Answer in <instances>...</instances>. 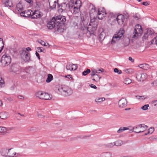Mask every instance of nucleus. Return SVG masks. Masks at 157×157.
I'll use <instances>...</instances> for the list:
<instances>
[{"mask_svg":"<svg viewBox=\"0 0 157 157\" xmlns=\"http://www.w3.org/2000/svg\"><path fill=\"white\" fill-rule=\"evenodd\" d=\"M149 106L148 104L145 105L141 107V109L143 110H146L147 109L148 107Z\"/></svg>","mask_w":157,"mask_h":157,"instance_id":"51","label":"nucleus"},{"mask_svg":"<svg viewBox=\"0 0 157 157\" xmlns=\"http://www.w3.org/2000/svg\"><path fill=\"white\" fill-rule=\"evenodd\" d=\"M36 95L37 97L42 99L50 100L52 98L51 95H50L48 93H43L41 91L38 92L36 94Z\"/></svg>","mask_w":157,"mask_h":157,"instance_id":"8","label":"nucleus"},{"mask_svg":"<svg viewBox=\"0 0 157 157\" xmlns=\"http://www.w3.org/2000/svg\"><path fill=\"white\" fill-rule=\"evenodd\" d=\"M98 22V21L97 18L91 19L90 22L87 28V30H88L91 32L94 33L97 29Z\"/></svg>","mask_w":157,"mask_h":157,"instance_id":"4","label":"nucleus"},{"mask_svg":"<svg viewBox=\"0 0 157 157\" xmlns=\"http://www.w3.org/2000/svg\"><path fill=\"white\" fill-rule=\"evenodd\" d=\"M96 71H91L90 73V75L92 78H93L92 80L96 82L99 81L101 77L99 75L96 74Z\"/></svg>","mask_w":157,"mask_h":157,"instance_id":"15","label":"nucleus"},{"mask_svg":"<svg viewBox=\"0 0 157 157\" xmlns=\"http://www.w3.org/2000/svg\"><path fill=\"white\" fill-rule=\"evenodd\" d=\"M16 7L18 11H22L23 10V8L21 2H19V3L17 4Z\"/></svg>","mask_w":157,"mask_h":157,"instance_id":"31","label":"nucleus"},{"mask_svg":"<svg viewBox=\"0 0 157 157\" xmlns=\"http://www.w3.org/2000/svg\"><path fill=\"white\" fill-rule=\"evenodd\" d=\"M73 67V64L71 63H68L66 66V68L67 70H71V68Z\"/></svg>","mask_w":157,"mask_h":157,"instance_id":"39","label":"nucleus"},{"mask_svg":"<svg viewBox=\"0 0 157 157\" xmlns=\"http://www.w3.org/2000/svg\"><path fill=\"white\" fill-rule=\"evenodd\" d=\"M20 54L21 58L25 62H29L30 60V54L25 49L20 51Z\"/></svg>","mask_w":157,"mask_h":157,"instance_id":"7","label":"nucleus"},{"mask_svg":"<svg viewBox=\"0 0 157 157\" xmlns=\"http://www.w3.org/2000/svg\"><path fill=\"white\" fill-rule=\"evenodd\" d=\"M25 11V14L24 15V17H30V15H28V14H27L26 11Z\"/></svg>","mask_w":157,"mask_h":157,"instance_id":"62","label":"nucleus"},{"mask_svg":"<svg viewBox=\"0 0 157 157\" xmlns=\"http://www.w3.org/2000/svg\"><path fill=\"white\" fill-rule=\"evenodd\" d=\"M128 129V128L126 127H122L120 128V129L117 131V132L118 133H120L122 132L124 130Z\"/></svg>","mask_w":157,"mask_h":157,"instance_id":"36","label":"nucleus"},{"mask_svg":"<svg viewBox=\"0 0 157 157\" xmlns=\"http://www.w3.org/2000/svg\"><path fill=\"white\" fill-rule=\"evenodd\" d=\"M154 35V32L151 29H148L147 30L146 32L144 34L143 37V39L146 40L147 39L152 38Z\"/></svg>","mask_w":157,"mask_h":157,"instance_id":"10","label":"nucleus"},{"mask_svg":"<svg viewBox=\"0 0 157 157\" xmlns=\"http://www.w3.org/2000/svg\"><path fill=\"white\" fill-rule=\"evenodd\" d=\"M98 12H100L101 13H105L106 15V13L105 10L104 8H100L98 10Z\"/></svg>","mask_w":157,"mask_h":157,"instance_id":"47","label":"nucleus"},{"mask_svg":"<svg viewBox=\"0 0 157 157\" xmlns=\"http://www.w3.org/2000/svg\"><path fill=\"white\" fill-rule=\"evenodd\" d=\"M130 40L128 38H124L122 44L124 47H126L129 45L130 44Z\"/></svg>","mask_w":157,"mask_h":157,"instance_id":"27","label":"nucleus"},{"mask_svg":"<svg viewBox=\"0 0 157 157\" xmlns=\"http://www.w3.org/2000/svg\"><path fill=\"white\" fill-rule=\"evenodd\" d=\"M5 86V82L2 78L0 77V87H2Z\"/></svg>","mask_w":157,"mask_h":157,"instance_id":"40","label":"nucleus"},{"mask_svg":"<svg viewBox=\"0 0 157 157\" xmlns=\"http://www.w3.org/2000/svg\"><path fill=\"white\" fill-rule=\"evenodd\" d=\"M90 86V87L92 88H94V89H96L97 88L96 86L93 84H91Z\"/></svg>","mask_w":157,"mask_h":157,"instance_id":"58","label":"nucleus"},{"mask_svg":"<svg viewBox=\"0 0 157 157\" xmlns=\"http://www.w3.org/2000/svg\"><path fill=\"white\" fill-rule=\"evenodd\" d=\"M102 157H111L112 154L110 152L102 153L101 154Z\"/></svg>","mask_w":157,"mask_h":157,"instance_id":"33","label":"nucleus"},{"mask_svg":"<svg viewBox=\"0 0 157 157\" xmlns=\"http://www.w3.org/2000/svg\"><path fill=\"white\" fill-rule=\"evenodd\" d=\"M127 102L126 99L123 98L120 100L118 102L119 106L120 108H123L127 106Z\"/></svg>","mask_w":157,"mask_h":157,"instance_id":"18","label":"nucleus"},{"mask_svg":"<svg viewBox=\"0 0 157 157\" xmlns=\"http://www.w3.org/2000/svg\"><path fill=\"white\" fill-rule=\"evenodd\" d=\"M103 71L104 69L102 68L98 70L94 69L91 70V71H96L97 72L96 73H100V72H102Z\"/></svg>","mask_w":157,"mask_h":157,"instance_id":"50","label":"nucleus"},{"mask_svg":"<svg viewBox=\"0 0 157 157\" xmlns=\"http://www.w3.org/2000/svg\"><path fill=\"white\" fill-rule=\"evenodd\" d=\"M59 10H69V5L68 3L66 4V3H62L61 5H58Z\"/></svg>","mask_w":157,"mask_h":157,"instance_id":"19","label":"nucleus"},{"mask_svg":"<svg viewBox=\"0 0 157 157\" xmlns=\"http://www.w3.org/2000/svg\"><path fill=\"white\" fill-rule=\"evenodd\" d=\"M90 72V70L89 69H87L86 70V71H84L82 73V74L84 76H86Z\"/></svg>","mask_w":157,"mask_h":157,"instance_id":"44","label":"nucleus"},{"mask_svg":"<svg viewBox=\"0 0 157 157\" xmlns=\"http://www.w3.org/2000/svg\"><path fill=\"white\" fill-rule=\"evenodd\" d=\"M100 13V12H98L97 14V18L99 19H101L103 18L106 16V15L105 13Z\"/></svg>","mask_w":157,"mask_h":157,"instance_id":"30","label":"nucleus"},{"mask_svg":"<svg viewBox=\"0 0 157 157\" xmlns=\"http://www.w3.org/2000/svg\"><path fill=\"white\" fill-rule=\"evenodd\" d=\"M138 126L140 127V128H142V131H134V132L136 133H139L143 132L145 130H146L147 128V125H145L144 124H139L138 125Z\"/></svg>","mask_w":157,"mask_h":157,"instance_id":"24","label":"nucleus"},{"mask_svg":"<svg viewBox=\"0 0 157 157\" xmlns=\"http://www.w3.org/2000/svg\"><path fill=\"white\" fill-rule=\"evenodd\" d=\"M2 2L5 6L12 7L13 6L12 0H2Z\"/></svg>","mask_w":157,"mask_h":157,"instance_id":"20","label":"nucleus"},{"mask_svg":"<svg viewBox=\"0 0 157 157\" xmlns=\"http://www.w3.org/2000/svg\"><path fill=\"white\" fill-rule=\"evenodd\" d=\"M134 18L136 20H138L140 19V16L139 14L138 13H135L134 15L133 16Z\"/></svg>","mask_w":157,"mask_h":157,"instance_id":"48","label":"nucleus"},{"mask_svg":"<svg viewBox=\"0 0 157 157\" xmlns=\"http://www.w3.org/2000/svg\"><path fill=\"white\" fill-rule=\"evenodd\" d=\"M142 4L145 6H147L149 5L148 3L147 2H143V3H142Z\"/></svg>","mask_w":157,"mask_h":157,"instance_id":"59","label":"nucleus"},{"mask_svg":"<svg viewBox=\"0 0 157 157\" xmlns=\"http://www.w3.org/2000/svg\"><path fill=\"white\" fill-rule=\"evenodd\" d=\"M26 12H27V14H28V15H30V17H31L32 18V14H31V12H30V11L29 10V11H27V12L26 11Z\"/></svg>","mask_w":157,"mask_h":157,"instance_id":"64","label":"nucleus"},{"mask_svg":"<svg viewBox=\"0 0 157 157\" xmlns=\"http://www.w3.org/2000/svg\"><path fill=\"white\" fill-rule=\"evenodd\" d=\"M124 82L126 84H129L131 82V81L129 78H126L124 79Z\"/></svg>","mask_w":157,"mask_h":157,"instance_id":"37","label":"nucleus"},{"mask_svg":"<svg viewBox=\"0 0 157 157\" xmlns=\"http://www.w3.org/2000/svg\"><path fill=\"white\" fill-rule=\"evenodd\" d=\"M114 71L115 73H117L118 74H120L122 73L121 70H119L117 68H115L114 69Z\"/></svg>","mask_w":157,"mask_h":157,"instance_id":"49","label":"nucleus"},{"mask_svg":"<svg viewBox=\"0 0 157 157\" xmlns=\"http://www.w3.org/2000/svg\"><path fill=\"white\" fill-rule=\"evenodd\" d=\"M4 47L3 43L2 42H0V48H2V50Z\"/></svg>","mask_w":157,"mask_h":157,"instance_id":"61","label":"nucleus"},{"mask_svg":"<svg viewBox=\"0 0 157 157\" xmlns=\"http://www.w3.org/2000/svg\"><path fill=\"white\" fill-rule=\"evenodd\" d=\"M87 21L84 20L80 21L79 25V27L82 31L84 30H85V31L87 30Z\"/></svg>","mask_w":157,"mask_h":157,"instance_id":"14","label":"nucleus"},{"mask_svg":"<svg viewBox=\"0 0 157 157\" xmlns=\"http://www.w3.org/2000/svg\"><path fill=\"white\" fill-rule=\"evenodd\" d=\"M98 10H96L95 7L93 6L90 11V19H94L97 18Z\"/></svg>","mask_w":157,"mask_h":157,"instance_id":"13","label":"nucleus"},{"mask_svg":"<svg viewBox=\"0 0 157 157\" xmlns=\"http://www.w3.org/2000/svg\"><path fill=\"white\" fill-rule=\"evenodd\" d=\"M139 67L145 70H147L150 68V66L147 64L144 63L140 64Z\"/></svg>","mask_w":157,"mask_h":157,"instance_id":"25","label":"nucleus"},{"mask_svg":"<svg viewBox=\"0 0 157 157\" xmlns=\"http://www.w3.org/2000/svg\"><path fill=\"white\" fill-rule=\"evenodd\" d=\"M114 145L117 146H119L123 144V141L118 140L114 142Z\"/></svg>","mask_w":157,"mask_h":157,"instance_id":"35","label":"nucleus"},{"mask_svg":"<svg viewBox=\"0 0 157 157\" xmlns=\"http://www.w3.org/2000/svg\"><path fill=\"white\" fill-rule=\"evenodd\" d=\"M8 156L10 157H13L14 156L17 157L18 156H20L21 155V154L20 153H16L15 152H10H10H8Z\"/></svg>","mask_w":157,"mask_h":157,"instance_id":"26","label":"nucleus"},{"mask_svg":"<svg viewBox=\"0 0 157 157\" xmlns=\"http://www.w3.org/2000/svg\"><path fill=\"white\" fill-rule=\"evenodd\" d=\"M9 117L8 113L6 112H2L0 113V118L3 119H6Z\"/></svg>","mask_w":157,"mask_h":157,"instance_id":"23","label":"nucleus"},{"mask_svg":"<svg viewBox=\"0 0 157 157\" xmlns=\"http://www.w3.org/2000/svg\"><path fill=\"white\" fill-rule=\"evenodd\" d=\"M130 142V140H126L123 141V144H125Z\"/></svg>","mask_w":157,"mask_h":157,"instance_id":"60","label":"nucleus"},{"mask_svg":"<svg viewBox=\"0 0 157 157\" xmlns=\"http://www.w3.org/2000/svg\"><path fill=\"white\" fill-rule=\"evenodd\" d=\"M89 137V136H78V138H80L81 139H84L86 138L87 137Z\"/></svg>","mask_w":157,"mask_h":157,"instance_id":"55","label":"nucleus"},{"mask_svg":"<svg viewBox=\"0 0 157 157\" xmlns=\"http://www.w3.org/2000/svg\"><path fill=\"white\" fill-rule=\"evenodd\" d=\"M37 49H38V52H44L43 50H42V49L40 47H38L37 48Z\"/></svg>","mask_w":157,"mask_h":157,"instance_id":"57","label":"nucleus"},{"mask_svg":"<svg viewBox=\"0 0 157 157\" xmlns=\"http://www.w3.org/2000/svg\"><path fill=\"white\" fill-rule=\"evenodd\" d=\"M136 76L138 80L141 81H144L147 77V75L146 74L142 73L140 71L136 72Z\"/></svg>","mask_w":157,"mask_h":157,"instance_id":"12","label":"nucleus"},{"mask_svg":"<svg viewBox=\"0 0 157 157\" xmlns=\"http://www.w3.org/2000/svg\"><path fill=\"white\" fill-rule=\"evenodd\" d=\"M142 29L141 26L139 24L136 25L135 27L134 30V35H133V38H134L139 36V34L141 35L142 33Z\"/></svg>","mask_w":157,"mask_h":157,"instance_id":"11","label":"nucleus"},{"mask_svg":"<svg viewBox=\"0 0 157 157\" xmlns=\"http://www.w3.org/2000/svg\"><path fill=\"white\" fill-rule=\"evenodd\" d=\"M38 42L39 43H40L42 45H43L44 46H46L45 43L42 40H40L38 41Z\"/></svg>","mask_w":157,"mask_h":157,"instance_id":"53","label":"nucleus"},{"mask_svg":"<svg viewBox=\"0 0 157 157\" xmlns=\"http://www.w3.org/2000/svg\"><path fill=\"white\" fill-rule=\"evenodd\" d=\"M82 33L83 34H86V36L88 37H90V36L91 35L93 34L94 33L91 32L90 31H89L88 30H87L85 31V30H84L82 31Z\"/></svg>","mask_w":157,"mask_h":157,"instance_id":"29","label":"nucleus"},{"mask_svg":"<svg viewBox=\"0 0 157 157\" xmlns=\"http://www.w3.org/2000/svg\"><path fill=\"white\" fill-rule=\"evenodd\" d=\"M79 11V7L75 6L73 9V13L75 14H76Z\"/></svg>","mask_w":157,"mask_h":157,"instance_id":"41","label":"nucleus"},{"mask_svg":"<svg viewBox=\"0 0 157 157\" xmlns=\"http://www.w3.org/2000/svg\"><path fill=\"white\" fill-rule=\"evenodd\" d=\"M11 61L10 56L8 54H6L3 55L1 58V62L3 66L9 64Z\"/></svg>","mask_w":157,"mask_h":157,"instance_id":"6","label":"nucleus"},{"mask_svg":"<svg viewBox=\"0 0 157 157\" xmlns=\"http://www.w3.org/2000/svg\"><path fill=\"white\" fill-rule=\"evenodd\" d=\"M124 31L123 29H121L116 34L113 36L112 39L111 41L112 44L116 43V42L122 39L124 37Z\"/></svg>","mask_w":157,"mask_h":157,"instance_id":"3","label":"nucleus"},{"mask_svg":"<svg viewBox=\"0 0 157 157\" xmlns=\"http://www.w3.org/2000/svg\"><path fill=\"white\" fill-rule=\"evenodd\" d=\"M105 146L109 148H111L113 147V146H114V143H109L105 145Z\"/></svg>","mask_w":157,"mask_h":157,"instance_id":"43","label":"nucleus"},{"mask_svg":"<svg viewBox=\"0 0 157 157\" xmlns=\"http://www.w3.org/2000/svg\"><path fill=\"white\" fill-rule=\"evenodd\" d=\"M10 71L16 74H19L21 72V67L17 63H13L10 67Z\"/></svg>","mask_w":157,"mask_h":157,"instance_id":"9","label":"nucleus"},{"mask_svg":"<svg viewBox=\"0 0 157 157\" xmlns=\"http://www.w3.org/2000/svg\"><path fill=\"white\" fill-rule=\"evenodd\" d=\"M47 26L48 29H54L55 31L59 33H62L63 32V29L62 27H59V26L58 25L53 17L48 22Z\"/></svg>","mask_w":157,"mask_h":157,"instance_id":"1","label":"nucleus"},{"mask_svg":"<svg viewBox=\"0 0 157 157\" xmlns=\"http://www.w3.org/2000/svg\"><path fill=\"white\" fill-rule=\"evenodd\" d=\"M42 12L39 10H35L32 13V18L35 19L40 18L43 15Z\"/></svg>","mask_w":157,"mask_h":157,"instance_id":"16","label":"nucleus"},{"mask_svg":"<svg viewBox=\"0 0 157 157\" xmlns=\"http://www.w3.org/2000/svg\"><path fill=\"white\" fill-rule=\"evenodd\" d=\"M151 85L152 86H157V81H154L151 83Z\"/></svg>","mask_w":157,"mask_h":157,"instance_id":"54","label":"nucleus"},{"mask_svg":"<svg viewBox=\"0 0 157 157\" xmlns=\"http://www.w3.org/2000/svg\"><path fill=\"white\" fill-rule=\"evenodd\" d=\"M105 100L104 98H97L95 99V101L96 102H100L104 101Z\"/></svg>","mask_w":157,"mask_h":157,"instance_id":"42","label":"nucleus"},{"mask_svg":"<svg viewBox=\"0 0 157 157\" xmlns=\"http://www.w3.org/2000/svg\"><path fill=\"white\" fill-rule=\"evenodd\" d=\"M154 130V128H149L148 130V131H150V134H151L153 132Z\"/></svg>","mask_w":157,"mask_h":157,"instance_id":"56","label":"nucleus"},{"mask_svg":"<svg viewBox=\"0 0 157 157\" xmlns=\"http://www.w3.org/2000/svg\"><path fill=\"white\" fill-rule=\"evenodd\" d=\"M73 0H71V2H70L69 3H68V5H69V10H70L73 8Z\"/></svg>","mask_w":157,"mask_h":157,"instance_id":"46","label":"nucleus"},{"mask_svg":"<svg viewBox=\"0 0 157 157\" xmlns=\"http://www.w3.org/2000/svg\"><path fill=\"white\" fill-rule=\"evenodd\" d=\"M11 149H7L6 148L2 149L1 151V155L3 156H7L8 152L10 151Z\"/></svg>","mask_w":157,"mask_h":157,"instance_id":"22","label":"nucleus"},{"mask_svg":"<svg viewBox=\"0 0 157 157\" xmlns=\"http://www.w3.org/2000/svg\"><path fill=\"white\" fill-rule=\"evenodd\" d=\"M13 128H6L5 127H0V132L5 133L7 131L12 130Z\"/></svg>","mask_w":157,"mask_h":157,"instance_id":"28","label":"nucleus"},{"mask_svg":"<svg viewBox=\"0 0 157 157\" xmlns=\"http://www.w3.org/2000/svg\"><path fill=\"white\" fill-rule=\"evenodd\" d=\"M116 19L117 21L118 24L119 25H121L124 22L125 20V17L123 15L120 14L117 16Z\"/></svg>","mask_w":157,"mask_h":157,"instance_id":"17","label":"nucleus"},{"mask_svg":"<svg viewBox=\"0 0 157 157\" xmlns=\"http://www.w3.org/2000/svg\"><path fill=\"white\" fill-rule=\"evenodd\" d=\"M61 95L64 96H67L71 95L73 93V90L68 86L63 85L60 86L58 89Z\"/></svg>","mask_w":157,"mask_h":157,"instance_id":"2","label":"nucleus"},{"mask_svg":"<svg viewBox=\"0 0 157 157\" xmlns=\"http://www.w3.org/2000/svg\"><path fill=\"white\" fill-rule=\"evenodd\" d=\"M151 44H155L157 45V36L155 37L151 41Z\"/></svg>","mask_w":157,"mask_h":157,"instance_id":"45","label":"nucleus"},{"mask_svg":"<svg viewBox=\"0 0 157 157\" xmlns=\"http://www.w3.org/2000/svg\"><path fill=\"white\" fill-rule=\"evenodd\" d=\"M77 65L73 64V67L71 68V70H75L77 69Z\"/></svg>","mask_w":157,"mask_h":157,"instance_id":"52","label":"nucleus"},{"mask_svg":"<svg viewBox=\"0 0 157 157\" xmlns=\"http://www.w3.org/2000/svg\"><path fill=\"white\" fill-rule=\"evenodd\" d=\"M34 70V69L31 67H29L26 69V71L27 73H29L30 74L33 73V71Z\"/></svg>","mask_w":157,"mask_h":157,"instance_id":"38","label":"nucleus"},{"mask_svg":"<svg viewBox=\"0 0 157 157\" xmlns=\"http://www.w3.org/2000/svg\"><path fill=\"white\" fill-rule=\"evenodd\" d=\"M53 79V76L52 74H48V77L46 80L47 83H49Z\"/></svg>","mask_w":157,"mask_h":157,"instance_id":"32","label":"nucleus"},{"mask_svg":"<svg viewBox=\"0 0 157 157\" xmlns=\"http://www.w3.org/2000/svg\"><path fill=\"white\" fill-rule=\"evenodd\" d=\"M105 37V33L104 31H102L99 35V38L101 40H103Z\"/></svg>","mask_w":157,"mask_h":157,"instance_id":"34","label":"nucleus"},{"mask_svg":"<svg viewBox=\"0 0 157 157\" xmlns=\"http://www.w3.org/2000/svg\"><path fill=\"white\" fill-rule=\"evenodd\" d=\"M55 21L59 27H62V28L64 30L65 26V22L66 21V18L65 16L60 15L57 16L53 17Z\"/></svg>","mask_w":157,"mask_h":157,"instance_id":"5","label":"nucleus"},{"mask_svg":"<svg viewBox=\"0 0 157 157\" xmlns=\"http://www.w3.org/2000/svg\"><path fill=\"white\" fill-rule=\"evenodd\" d=\"M48 1L50 8L52 9L56 8L57 3L56 0H48Z\"/></svg>","mask_w":157,"mask_h":157,"instance_id":"21","label":"nucleus"},{"mask_svg":"<svg viewBox=\"0 0 157 157\" xmlns=\"http://www.w3.org/2000/svg\"><path fill=\"white\" fill-rule=\"evenodd\" d=\"M36 56L38 58V59L39 60L40 59V56L38 52H36Z\"/></svg>","mask_w":157,"mask_h":157,"instance_id":"63","label":"nucleus"}]
</instances>
